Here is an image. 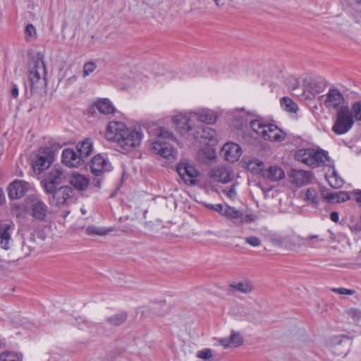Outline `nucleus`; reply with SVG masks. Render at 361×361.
I'll return each mask as SVG.
<instances>
[{
  "label": "nucleus",
  "instance_id": "f257e3e1",
  "mask_svg": "<svg viewBox=\"0 0 361 361\" xmlns=\"http://www.w3.org/2000/svg\"><path fill=\"white\" fill-rule=\"evenodd\" d=\"M105 137L116 143L123 152H129L140 146L144 133L140 128H130L123 122L112 121L107 126Z\"/></svg>",
  "mask_w": 361,
  "mask_h": 361
},
{
  "label": "nucleus",
  "instance_id": "f03ea898",
  "mask_svg": "<svg viewBox=\"0 0 361 361\" xmlns=\"http://www.w3.org/2000/svg\"><path fill=\"white\" fill-rule=\"evenodd\" d=\"M175 142V137L171 133L164 128L159 130L158 135L152 142L151 149L154 153L170 160L173 159L176 155V150L171 145Z\"/></svg>",
  "mask_w": 361,
  "mask_h": 361
},
{
  "label": "nucleus",
  "instance_id": "7ed1b4c3",
  "mask_svg": "<svg viewBox=\"0 0 361 361\" xmlns=\"http://www.w3.org/2000/svg\"><path fill=\"white\" fill-rule=\"evenodd\" d=\"M295 159L312 168L325 164L329 160L327 152L319 148H302L296 151Z\"/></svg>",
  "mask_w": 361,
  "mask_h": 361
},
{
  "label": "nucleus",
  "instance_id": "20e7f679",
  "mask_svg": "<svg viewBox=\"0 0 361 361\" xmlns=\"http://www.w3.org/2000/svg\"><path fill=\"white\" fill-rule=\"evenodd\" d=\"M29 80L32 87L37 88L46 74L43 55L37 53L32 57L28 66Z\"/></svg>",
  "mask_w": 361,
  "mask_h": 361
},
{
  "label": "nucleus",
  "instance_id": "39448f33",
  "mask_svg": "<svg viewBox=\"0 0 361 361\" xmlns=\"http://www.w3.org/2000/svg\"><path fill=\"white\" fill-rule=\"evenodd\" d=\"M343 107L336 111L335 122L332 127V130L337 135H343L348 132L355 123L349 107Z\"/></svg>",
  "mask_w": 361,
  "mask_h": 361
},
{
  "label": "nucleus",
  "instance_id": "423d86ee",
  "mask_svg": "<svg viewBox=\"0 0 361 361\" xmlns=\"http://www.w3.org/2000/svg\"><path fill=\"white\" fill-rule=\"evenodd\" d=\"M321 103L329 110H336L348 106L344 95L337 88H330L326 94L320 97Z\"/></svg>",
  "mask_w": 361,
  "mask_h": 361
},
{
  "label": "nucleus",
  "instance_id": "0eeeda50",
  "mask_svg": "<svg viewBox=\"0 0 361 361\" xmlns=\"http://www.w3.org/2000/svg\"><path fill=\"white\" fill-rule=\"evenodd\" d=\"M26 202L30 206V215L34 220L39 222L46 220L49 208L39 196L30 195L26 198Z\"/></svg>",
  "mask_w": 361,
  "mask_h": 361
},
{
  "label": "nucleus",
  "instance_id": "6e6552de",
  "mask_svg": "<svg viewBox=\"0 0 361 361\" xmlns=\"http://www.w3.org/2000/svg\"><path fill=\"white\" fill-rule=\"evenodd\" d=\"M176 171L184 183L189 185H195L197 183L199 172L195 166L188 161H182L176 166Z\"/></svg>",
  "mask_w": 361,
  "mask_h": 361
},
{
  "label": "nucleus",
  "instance_id": "1a4fd4ad",
  "mask_svg": "<svg viewBox=\"0 0 361 361\" xmlns=\"http://www.w3.org/2000/svg\"><path fill=\"white\" fill-rule=\"evenodd\" d=\"M65 175L60 168L51 169L41 182L47 193H51L63 180Z\"/></svg>",
  "mask_w": 361,
  "mask_h": 361
},
{
  "label": "nucleus",
  "instance_id": "9d476101",
  "mask_svg": "<svg viewBox=\"0 0 361 361\" xmlns=\"http://www.w3.org/2000/svg\"><path fill=\"white\" fill-rule=\"evenodd\" d=\"M15 231L13 222L0 224V247L8 250L13 245L12 234Z\"/></svg>",
  "mask_w": 361,
  "mask_h": 361
},
{
  "label": "nucleus",
  "instance_id": "9b49d317",
  "mask_svg": "<svg viewBox=\"0 0 361 361\" xmlns=\"http://www.w3.org/2000/svg\"><path fill=\"white\" fill-rule=\"evenodd\" d=\"M53 154L50 149L46 148L40 151L32 161V168L35 172H41L47 169L53 161Z\"/></svg>",
  "mask_w": 361,
  "mask_h": 361
},
{
  "label": "nucleus",
  "instance_id": "f8f14e48",
  "mask_svg": "<svg viewBox=\"0 0 361 361\" xmlns=\"http://www.w3.org/2000/svg\"><path fill=\"white\" fill-rule=\"evenodd\" d=\"M30 187V184L23 180H15L7 188L8 197L11 200L20 199L26 194Z\"/></svg>",
  "mask_w": 361,
  "mask_h": 361
},
{
  "label": "nucleus",
  "instance_id": "ddd939ff",
  "mask_svg": "<svg viewBox=\"0 0 361 361\" xmlns=\"http://www.w3.org/2000/svg\"><path fill=\"white\" fill-rule=\"evenodd\" d=\"M73 190L69 186H62L59 188H55L51 200V204L61 207L68 203V200L73 197Z\"/></svg>",
  "mask_w": 361,
  "mask_h": 361
},
{
  "label": "nucleus",
  "instance_id": "4468645a",
  "mask_svg": "<svg viewBox=\"0 0 361 361\" xmlns=\"http://www.w3.org/2000/svg\"><path fill=\"white\" fill-rule=\"evenodd\" d=\"M90 169L94 175L99 176L104 172L110 171L112 166L107 158L97 154L92 158L90 162Z\"/></svg>",
  "mask_w": 361,
  "mask_h": 361
},
{
  "label": "nucleus",
  "instance_id": "2eb2a0df",
  "mask_svg": "<svg viewBox=\"0 0 361 361\" xmlns=\"http://www.w3.org/2000/svg\"><path fill=\"white\" fill-rule=\"evenodd\" d=\"M194 117L192 116V112L190 114L180 113L173 116V122L176 128L179 129L180 133H185L192 130L194 126L192 123Z\"/></svg>",
  "mask_w": 361,
  "mask_h": 361
},
{
  "label": "nucleus",
  "instance_id": "dca6fc26",
  "mask_svg": "<svg viewBox=\"0 0 361 361\" xmlns=\"http://www.w3.org/2000/svg\"><path fill=\"white\" fill-rule=\"evenodd\" d=\"M313 174L311 171L293 169L290 174V182L297 187H301L310 183Z\"/></svg>",
  "mask_w": 361,
  "mask_h": 361
},
{
  "label": "nucleus",
  "instance_id": "f3484780",
  "mask_svg": "<svg viewBox=\"0 0 361 361\" xmlns=\"http://www.w3.org/2000/svg\"><path fill=\"white\" fill-rule=\"evenodd\" d=\"M61 161L66 166L72 168L81 166L85 160L73 149H66L62 152Z\"/></svg>",
  "mask_w": 361,
  "mask_h": 361
},
{
  "label": "nucleus",
  "instance_id": "a211bd4d",
  "mask_svg": "<svg viewBox=\"0 0 361 361\" xmlns=\"http://www.w3.org/2000/svg\"><path fill=\"white\" fill-rule=\"evenodd\" d=\"M209 176L214 181L221 183H227L232 180L231 170L225 166H216L212 169Z\"/></svg>",
  "mask_w": 361,
  "mask_h": 361
},
{
  "label": "nucleus",
  "instance_id": "6ab92c4d",
  "mask_svg": "<svg viewBox=\"0 0 361 361\" xmlns=\"http://www.w3.org/2000/svg\"><path fill=\"white\" fill-rule=\"evenodd\" d=\"M221 152L226 160L230 162L237 161L242 154L241 147L234 142H228L225 144Z\"/></svg>",
  "mask_w": 361,
  "mask_h": 361
},
{
  "label": "nucleus",
  "instance_id": "aec40b11",
  "mask_svg": "<svg viewBox=\"0 0 361 361\" xmlns=\"http://www.w3.org/2000/svg\"><path fill=\"white\" fill-rule=\"evenodd\" d=\"M305 91L312 95L323 92L326 86V80L321 77H312L305 80Z\"/></svg>",
  "mask_w": 361,
  "mask_h": 361
},
{
  "label": "nucleus",
  "instance_id": "412c9836",
  "mask_svg": "<svg viewBox=\"0 0 361 361\" xmlns=\"http://www.w3.org/2000/svg\"><path fill=\"white\" fill-rule=\"evenodd\" d=\"M231 293L232 290L238 291L243 294H250L254 290V285L252 282L247 279L244 278L238 281H234L229 284Z\"/></svg>",
  "mask_w": 361,
  "mask_h": 361
},
{
  "label": "nucleus",
  "instance_id": "4be33fe9",
  "mask_svg": "<svg viewBox=\"0 0 361 361\" xmlns=\"http://www.w3.org/2000/svg\"><path fill=\"white\" fill-rule=\"evenodd\" d=\"M262 177L269 181H278L285 177L283 169L276 166H269L267 169H260Z\"/></svg>",
  "mask_w": 361,
  "mask_h": 361
},
{
  "label": "nucleus",
  "instance_id": "5701e85b",
  "mask_svg": "<svg viewBox=\"0 0 361 361\" xmlns=\"http://www.w3.org/2000/svg\"><path fill=\"white\" fill-rule=\"evenodd\" d=\"M348 339H342L339 337L334 338L331 343V351L337 356L344 357L348 352Z\"/></svg>",
  "mask_w": 361,
  "mask_h": 361
},
{
  "label": "nucleus",
  "instance_id": "b1692460",
  "mask_svg": "<svg viewBox=\"0 0 361 361\" xmlns=\"http://www.w3.org/2000/svg\"><path fill=\"white\" fill-rule=\"evenodd\" d=\"M192 116L194 117V119L207 124L214 123L216 119L215 113L208 109H202L196 112H192Z\"/></svg>",
  "mask_w": 361,
  "mask_h": 361
},
{
  "label": "nucleus",
  "instance_id": "393cba45",
  "mask_svg": "<svg viewBox=\"0 0 361 361\" xmlns=\"http://www.w3.org/2000/svg\"><path fill=\"white\" fill-rule=\"evenodd\" d=\"M266 128L267 133L263 137L264 140L276 142L284 140V133L276 126L268 123V126Z\"/></svg>",
  "mask_w": 361,
  "mask_h": 361
},
{
  "label": "nucleus",
  "instance_id": "a878e982",
  "mask_svg": "<svg viewBox=\"0 0 361 361\" xmlns=\"http://www.w3.org/2000/svg\"><path fill=\"white\" fill-rule=\"evenodd\" d=\"M77 151L82 159L85 160L93 151V141L90 138H86L77 145Z\"/></svg>",
  "mask_w": 361,
  "mask_h": 361
},
{
  "label": "nucleus",
  "instance_id": "bb28decb",
  "mask_svg": "<svg viewBox=\"0 0 361 361\" xmlns=\"http://www.w3.org/2000/svg\"><path fill=\"white\" fill-rule=\"evenodd\" d=\"M219 343L224 348H236L243 343V338L238 333H232L228 338L219 340Z\"/></svg>",
  "mask_w": 361,
  "mask_h": 361
},
{
  "label": "nucleus",
  "instance_id": "cd10ccee",
  "mask_svg": "<svg viewBox=\"0 0 361 361\" xmlns=\"http://www.w3.org/2000/svg\"><path fill=\"white\" fill-rule=\"evenodd\" d=\"M71 185L78 190H85L90 183L89 180L83 175L73 173L70 178Z\"/></svg>",
  "mask_w": 361,
  "mask_h": 361
},
{
  "label": "nucleus",
  "instance_id": "c85d7f7f",
  "mask_svg": "<svg viewBox=\"0 0 361 361\" xmlns=\"http://www.w3.org/2000/svg\"><path fill=\"white\" fill-rule=\"evenodd\" d=\"M323 197L330 202L341 203L350 200V195L345 191L323 193Z\"/></svg>",
  "mask_w": 361,
  "mask_h": 361
},
{
  "label": "nucleus",
  "instance_id": "c756f323",
  "mask_svg": "<svg viewBox=\"0 0 361 361\" xmlns=\"http://www.w3.org/2000/svg\"><path fill=\"white\" fill-rule=\"evenodd\" d=\"M94 107L101 113L105 115L114 114L116 111L114 106L108 99H102L94 104Z\"/></svg>",
  "mask_w": 361,
  "mask_h": 361
},
{
  "label": "nucleus",
  "instance_id": "7c9ffc66",
  "mask_svg": "<svg viewBox=\"0 0 361 361\" xmlns=\"http://www.w3.org/2000/svg\"><path fill=\"white\" fill-rule=\"evenodd\" d=\"M281 106L283 110L289 113H296L298 106L290 98L284 97L280 100Z\"/></svg>",
  "mask_w": 361,
  "mask_h": 361
},
{
  "label": "nucleus",
  "instance_id": "2f4dec72",
  "mask_svg": "<svg viewBox=\"0 0 361 361\" xmlns=\"http://www.w3.org/2000/svg\"><path fill=\"white\" fill-rule=\"evenodd\" d=\"M268 123H265L262 120H255L250 122V126L253 131H255L258 135L261 136L262 138L264 135H266V129Z\"/></svg>",
  "mask_w": 361,
  "mask_h": 361
},
{
  "label": "nucleus",
  "instance_id": "473e14b6",
  "mask_svg": "<svg viewBox=\"0 0 361 361\" xmlns=\"http://www.w3.org/2000/svg\"><path fill=\"white\" fill-rule=\"evenodd\" d=\"M224 216L231 219L233 222L238 223L241 216V210L237 209L235 207H232L227 204Z\"/></svg>",
  "mask_w": 361,
  "mask_h": 361
},
{
  "label": "nucleus",
  "instance_id": "72a5a7b5",
  "mask_svg": "<svg viewBox=\"0 0 361 361\" xmlns=\"http://www.w3.org/2000/svg\"><path fill=\"white\" fill-rule=\"evenodd\" d=\"M304 200L309 201L314 206L319 204L318 190L315 188H309L306 190Z\"/></svg>",
  "mask_w": 361,
  "mask_h": 361
},
{
  "label": "nucleus",
  "instance_id": "f704fd0d",
  "mask_svg": "<svg viewBox=\"0 0 361 361\" xmlns=\"http://www.w3.org/2000/svg\"><path fill=\"white\" fill-rule=\"evenodd\" d=\"M127 319V314L125 312H121L114 314L107 318L106 322L109 324L114 326H120L125 322Z\"/></svg>",
  "mask_w": 361,
  "mask_h": 361
},
{
  "label": "nucleus",
  "instance_id": "c9c22d12",
  "mask_svg": "<svg viewBox=\"0 0 361 361\" xmlns=\"http://www.w3.org/2000/svg\"><path fill=\"white\" fill-rule=\"evenodd\" d=\"M350 111L355 121H361V100L353 103Z\"/></svg>",
  "mask_w": 361,
  "mask_h": 361
},
{
  "label": "nucleus",
  "instance_id": "e433bc0d",
  "mask_svg": "<svg viewBox=\"0 0 361 361\" xmlns=\"http://www.w3.org/2000/svg\"><path fill=\"white\" fill-rule=\"evenodd\" d=\"M329 184L334 188H340L343 186L344 181L339 177L336 171L327 179Z\"/></svg>",
  "mask_w": 361,
  "mask_h": 361
},
{
  "label": "nucleus",
  "instance_id": "4c0bfd02",
  "mask_svg": "<svg viewBox=\"0 0 361 361\" xmlns=\"http://www.w3.org/2000/svg\"><path fill=\"white\" fill-rule=\"evenodd\" d=\"M111 231V228L106 229L104 228L97 227L95 226H89L86 229L88 234L98 235H105Z\"/></svg>",
  "mask_w": 361,
  "mask_h": 361
},
{
  "label": "nucleus",
  "instance_id": "58836bf2",
  "mask_svg": "<svg viewBox=\"0 0 361 361\" xmlns=\"http://www.w3.org/2000/svg\"><path fill=\"white\" fill-rule=\"evenodd\" d=\"M0 361H22V357L16 353L4 352L0 354Z\"/></svg>",
  "mask_w": 361,
  "mask_h": 361
},
{
  "label": "nucleus",
  "instance_id": "ea45409f",
  "mask_svg": "<svg viewBox=\"0 0 361 361\" xmlns=\"http://www.w3.org/2000/svg\"><path fill=\"white\" fill-rule=\"evenodd\" d=\"M349 318L352 319L355 323H358L361 321V310L356 308H350L346 312Z\"/></svg>",
  "mask_w": 361,
  "mask_h": 361
},
{
  "label": "nucleus",
  "instance_id": "a19ab883",
  "mask_svg": "<svg viewBox=\"0 0 361 361\" xmlns=\"http://www.w3.org/2000/svg\"><path fill=\"white\" fill-rule=\"evenodd\" d=\"M215 134V131L212 128L204 127L202 128L200 137L205 140H212L214 138Z\"/></svg>",
  "mask_w": 361,
  "mask_h": 361
},
{
  "label": "nucleus",
  "instance_id": "79ce46f5",
  "mask_svg": "<svg viewBox=\"0 0 361 361\" xmlns=\"http://www.w3.org/2000/svg\"><path fill=\"white\" fill-rule=\"evenodd\" d=\"M97 68V65L93 61H90L87 63H85L83 66V71H82V76L83 78H86L88 76L90 73H92Z\"/></svg>",
  "mask_w": 361,
  "mask_h": 361
},
{
  "label": "nucleus",
  "instance_id": "37998d69",
  "mask_svg": "<svg viewBox=\"0 0 361 361\" xmlns=\"http://www.w3.org/2000/svg\"><path fill=\"white\" fill-rule=\"evenodd\" d=\"M27 41H30L36 38V30L32 24H28L25 30Z\"/></svg>",
  "mask_w": 361,
  "mask_h": 361
},
{
  "label": "nucleus",
  "instance_id": "c03bdc74",
  "mask_svg": "<svg viewBox=\"0 0 361 361\" xmlns=\"http://www.w3.org/2000/svg\"><path fill=\"white\" fill-rule=\"evenodd\" d=\"M256 220V216L252 214H244L241 210V216L239 219L238 223L241 224H250Z\"/></svg>",
  "mask_w": 361,
  "mask_h": 361
},
{
  "label": "nucleus",
  "instance_id": "a18cd8bd",
  "mask_svg": "<svg viewBox=\"0 0 361 361\" xmlns=\"http://www.w3.org/2000/svg\"><path fill=\"white\" fill-rule=\"evenodd\" d=\"M197 357L207 360L212 357V351L209 348L201 350L197 353Z\"/></svg>",
  "mask_w": 361,
  "mask_h": 361
},
{
  "label": "nucleus",
  "instance_id": "49530a36",
  "mask_svg": "<svg viewBox=\"0 0 361 361\" xmlns=\"http://www.w3.org/2000/svg\"><path fill=\"white\" fill-rule=\"evenodd\" d=\"M331 290L339 295H352L355 293V290L345 288H333Z\"/></svg>",
  "mask_w": 361,
  "mask_h": 361
},
{
  "label": "nucleus",
  "instance_id": "de8ad7c7",
  "mask_svg": "<svg viewBox=\"0 0 361 361\" xmlns=\"http://www.w3.org/2000/svg\"><path fill=\"white\" fill-rule=\"evenodd\" d=\"M223 192L228 198L232 200L236 198L237 192L235 185H232L229 189H224Z\"/></svg>",
  "mask_w": 361,
  "mask_h": 361
},
{
  "label": "nucleus",
  "instance_id": "09e8293b",
  "mask_svg": "<svg viewBox=\"0 0 361 361\" xmlns=\"http://www.w3.org/2000/svg\"><path fill=\"white\" fill-rule=\"evenodd\" d=\"M246 243L249 244L252 247H258L261 245V240L256 236H249L245 238Z\"/></svg>",
  "mask_w": 361,
  "mask_h": 361
},
{
  "label": "nucleus",
  "instance_id": "8fccbe9b",
  "mask_svg": "<svg viewBox=\"0 0 361 361\" xmlns=\"http://www.w3.org/2000/svg\"><path fill=\"white\" fill-rule=\"evenodd\" d=\"M226 205H227L226 204H208L207 207L220 213L221 215L224 216V211L226 210Z\"/></svg>",
  "mask_w": 361,
  "mask_h": 361
},
{
  "label": "nucleus",
  "instance_id": "3c124183",
  "mask_svg": "<svg viewBox=\"0 0 361 361\" xmlns=\"http://www.w3.org/2000/svg\"><path fill=\"white\" fill-rule=\"evenodd\" d=\"M35 242L32 238H30L27 242H23L22 245V249L27 253H29L32 249H34Z\"/></svg>",
  "mask_w": 361,
  "mask_h": 361
},
{
  "label": "nucleus",
  "instance_id": "603ef678",
  "mask_svg": "<svg viewBox=\"0 0 361 361\" xmlns=\"http://www.w3.org/2000/svg\"><path fill=\"white\" fill-rule=\"evenodd\" d=\"M81 322H78V328L80 329H85L89 327V323L86 320H83L82 318H79Z\"/></svg>",
  "mask_w": 361,
  "mask_h": 361
},
{
  "label": "nucleus",
  "instance_id": "864d4df0",
  "mask_svg": "<svg viewBox=\"0 0 361 361\" xmlns=\"http://www.w3.org/2000/svg\"><path fill=\"white\" fill-rule=\"evenodd\" d=\"M11 95L13 98H16L18 96V88L16 85H12V89L11 90Z\"/></svg>",
  "mask_w": 361,
  "mask_h": 361
},
{
  "label": "nucleus",
  "instance_id": "5fc2aeb1",
  "mask_svg": "<svg viewBox=\"0 0 361 361\" xmlns=\"http://www.w3.org/2000/svg\"><path fill=\"white\" fill-rule=\"evenodd\" d=\"M330 219L334 222H338L339 220V215L338 213L336 212H332L330 214Z\"/></svg>",
  "mask_w": 361,
  "mask_h": 361
},
{
  "label": "nucleus",
  "instance_id": "6e6d98bb",
  "mask_svg": "<svg viewBox=\"0 0 361 361\" xmlns=\"http://www.w3.org/2000/svg\"><path fill=\"white\" fill-rule=\"evenodd\" d=\"M353 194L355 196L356 202L361 204V190H354Z\"/></svg>",
  "mask_w": 361,
  "mask_h": 361
},
{
  "label": "nucleus",
  "instance_id": "4d7b16f0",
  "mask_svg": "<svg viewBox=\"0 0 361 361\" xmlns=\"http://www.w3.org/2000/svg\"><path fill=\"white\" fill-rule=\"evenodd\" d=\"M6 202V197L4 191L0 188V205H3Z\"/></svg>",
  "mask_w": 361,
  "mask_h": 361
},
{
  "label": "nucleus",
  "instance_id": "13d9d810",
  "mask_svg": "<svg viewBox=\"0 0 361 361\" xmlns=\"http://www.w3.org/2000/svg\"><path fill=\"white\" fill-rule=\"evenodd\" d=\"M12 211H18L22 209V205L18 203H14L11 205Z\"/></svg>",
  "mask_w": 361,
  "mask_h": 361
},
{
  "label": "nucleus",
  "instance_id": "bf43d9fd",
  "mask_svg": "<svg viewBox=\"0 0 361 361\" xmlns=\"http://www.w3.org/2000/svg\"><path fill=\"white\" fill-rule=\"evenodd\" d=\"M307 240H319V236L317 235H309L306 238Z\"/></svg>",
  "mask_w": 361,
  "mask_h": 361
},
{
  "label": "nucleus",
  "instance_id": "052dcab7",
  "mask_svg": "<svg viewBox=\"0 0 361 361\" xmlns=\"http://www.w3.org/2000/svg\"><path fill=\"white\" fill-rule=\"evenodd\" d=\"M189 75H192V76H195V75H200L199 73H193V72H190L188 73Z\"/></svg>",
  "mask_w": 361,
  "mask_h": 361
},
{
  "label": "nucleus",
  "instance_id": "680f3d73",
  "mask_svg": "<svg viewBox=\"0 0 361 361\" xmlns=\"http://www.w3.org/2000/svg\"><path fill=\"white\" fill-rule=\"evenodd\" d=\"M214 2H215V4H216L217 6H221V5H223V4H219V1H220V0H214Z\"/></svg>",
  "mask_w": 361,
  "mask_h": 361
},
{
  "label": "nucleus",
  "instance_id": "e2e57ef3",
  "mask_svg": "<svg viewBox=\"0 0 361 361\" xmlns=\"http://www.w3.org/2000/svg\"><path fill=\"white\" fill-rule=\"evenodd\" d=\"M0 262H2V263L6 264H9L8 261H3L1 259H0Z\"/></svg>",
  "mask_w": 361,
  "mask_h": 361
},
{
  "label": "nucleus",
  "instance_id": "0e129e2a",
  "mask_svg": "<svg viewBox=\"0 0 361 361\" xmlns=\"http://www.w3.org/2000/svg\"><path fill=\"white\" fill-rule=\"evenodd\" d=\"M257 165H258L259 166H261L262 165V162H259V163L257 164Z\"/></svg>",
  "mask_w": 361,
  "mask_h": 361
},
{
  "label": "nucleus",
  "instance_id": "69168bd1",
  "mask_svg": "<svg viewBox=\"0 0 361 361\" xmlns=\"http://www.w3.org/2000/svg\"><path fill=\"white\" fill-rule=\"evenodd\" d=\"M355 94L357 96V97H359L357 93H355Z\"/></svg>",
  "mask_w": 361,
  "mask_h": 361
}]
</instances>
